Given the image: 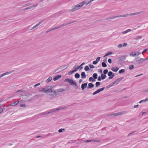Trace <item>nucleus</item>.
<instances>
[{"mask_svg":"<svg viewBox=\"0 0 148 148\" xmlns=\"http://www.w3.org/2000/svg\"><path fill=\"white\" fill-rule=\"evenodd\" d=\"M52 87L51 86H47L42 88V90H39L40 92H43L45 93L52 92V95H56V91L54 90H52Z\"/></svg>","mask_w":148,"mask_h":148,"instance_id":"nucleus-1","label":"nucleus"},{"mask_svg":"<svg viewBox=\"0 0 148 148\" xmlns=\"http://www.w3.org/2000/svg\"><path fill=\"white\" fill-rule=\"evenodd\" d=\"M67 108L66 106H65L64 107H61L58 108H53L51 109H50L49 110V111H47L45 112H43L41 113L40 115H45L51 113L52 112H55L57 110H59L65 109Z\"/></svg>","mask_w":148,"mask_h":148,"instance_id":"nucleus-2","label":"nucleus"},{"mask_svg":"<svg viewBox=\"0 0 148 148\" xmlns=\"http://www.w3.org/2000/svg\"><path fill=\"white\" fill-rule=\"evenodd\" d=\"M85 2L84 1H83L81 3H79L70 10L71 12H74L79 9H80L82 6L85 4Z\"/></svg>","mask_w":148,"mask_h":148,"instance_id":"nucleus-3","label":"nucleus"},{"mask_svg":"<svg viewBox=\"0 0 148 148\" xmlns=\"http://www.w3.org/2000/svg\"><path fill=\"white\" fill-rule=\"evenodd\" d=\"M64 81L65 82H67L69 83L71 85H74L76 89L78 88V86L77 83L73 81L72 79L69 78L66 79H65Z\"/></svg>","mask_w":148,"mask_h":148,"instance_id":"nucleus-4","label":"nucleus"},{"mask_svg":"<svg viewBox=\"0 0 148 148\" xmlns=\"http://www.w3.org/2000/svg\"><path fill=\"white\" fill-rule=\"evenodd\" d=\"M134 62L135 65H138L142 63L144 61L143 58H140L139 60L137 59V58H136L134 60Z\"/></svg>","mask_w":148,"mask_h":148,"instance_id":"nucleus-5","label":"nucleus"},{"mask_svg":"<svg viewBox=\"0 0 148 148\" xmlns=\"http://www.w3.org/2000/svg\"><path fill=\"white\" fill-rule=\"evenodd\" d=\"M124 113V112H120L116 113H111L109 114V116H116L118 115H120L122 114H123Z\"/></svg>","mask_w":148,"mask_h":148,"instance_id":"nucleus-6","label":"nucleus"},{"mask_svg":"<svg viewBox=\"0 0 148 148\" xmlns=\"http://www.w3.org/2000/svg\"><path fill=\"white\" fill-rule=\"evenodd\" d=\"M128 16V14H126L125 15H119V16H112L110 17L109 18H107V19H113L114 18H116L117 17H127Z\"/></svg>","mask_w":148,"mask_h":148,"instance_id":"nucleus-7","label":"nucleus"},{"mask_svg":"<svg viewBox=\"0 0 148 148\" xmlns=\"http://www.w3.org/2000/svg\"><path fill=\"white\" fill-rule=\"evenodd\" d=\"M108 75L109 77H108L109 79H112L114 76V74L113 73L112 71H109L108 72Z\"/></svg>","mask_w":148,"mask_h":148,"instance_id":"nucleus-8","label":"nucleus"},{"mask_svg":"<svg viewBox=\"0 0 148 148\" xmlns=\"http://www.w3.org/2000/svg\"><path fill=\"white\" fill-rule=\"evenodd\" d=\"M44 20H42L41 21H40V22H39L38 23H37L36 25L33 27L31 28V29H32L34 28H35L36 27H37V26H39L40 24H41L43 22Z\"/></svg>","mask_w":148,"mask_h":148,"instance_id":"nucleus-9","label":"nucleus"},{"mask_svg":"<svg viewBox=\"0 0 148 148\" xmlns=\"http://www.w3.org/2000/svg\"><path fill=\"white\" fill-rule=\"evenodd\" d=\"M87 83V82H86L82 84L81 87L82 90H84L85 88L86 87Z\"/></svg>","mask_w":148,"mask_h":148,"instance_id":"nucleus-10","label":"nucleus"},{"mask_svg":"<svg viewBox=\"0 0 148 148\" xmlns=\"http://www.w3.org/2000/svg\"><path fill=\"white\" fill-rule=\"evenodd\" d=\"M62 76L61 75H59L56 76L53 79L54 81H56L61 78Z\"/></svg>","mask_w":148,"mask_h":148,"instance_id":"nucleus-11","label":"nucleus"},{"mask_svg":"<svg viewBox=\"0 0 148 148\" xmlns=\"http://www.w3.org/2000/svg\"><path fill=\"white\" fill-rule=\"evenodd\" d=\"M119 69V68L117 67H112L111 68V70L112 71L114 72H116Z\"/></svg>","mask_w":148,"mask_h":148,"instance_id":"nucleus-12","label":"nucleus"},{"mask_svg":"<svg viewBox=\"0 0 148 148\" xmlns=\"http://www.w3.org/2000/svg\"><path fill=\"white\" fill-rule=\"evenodd\" d=\"M14 71L12 70L9 72L5 73H3V74H1V76H2V77H3L5 75H9Z\"/></svg>","mask_w":148,"mask_h":148,"instance_id":"nucleus-13","label":"nucleus"},{"mask_svg":"<svg viewBox=\"0 0 148 148\" xmlns=\"http://www.w3.org/2000/svg\"><path fill=\"white\" fill-rule=\"evenodd\" d=\"M126 56V55L123 56L119 58V59L120 60H123L125 59Z\"/></svg>","mask_w":148,"mask_h":148,"instance_id":"nucleus-14","label":"nucleus"},{"mask_svg":"<svg viewBox=\"0 0 148 148\" xmlns=\"http://www.w3.org/2000/svg\"><path fill=\"white\" fill-rule=\"evenodd\" d=\"M94 86V85L91 83L88 84V88H93Z\"/></svg>","mask_w":148,"mask_h":148,"instance_id":"nucleus-15","label":"nucleus"},{"mask_svg":"<svg viewBox=\"0 0 148 148\" xmlns=\"http://www.w3.org/2000/svg\"><path fill=\"white\" fill-rule=\"evenodd\" d=\"M81 76L82 79L86 78V75L85 73L84 72H82L81 73Z\"/></svg>","mask_w":148,"mask_h":148,"instance_id":"nucleus-16","label":"nucleus"},{"mask_svg":"<svg viewBox=\"0 0 148 148\" xmlns=\"http://www.w3.org/2000/svg\"><path fill=\"white\" fill-rule=\"evenodd\" d=\"M141 12H137L135 13H131L130 14H128V16H133L136 15H137L140 14Z\"/></svg>","mask_w":148,"mask_h":148,"instance_id":"nucleus-17","label":"nucleus"},{"mask_svg":"<svg viewBox=\"0 0 148 148\" xmlns=\"http://www.w3.org/2000/svg\"><path fill=\"white\" fill-rule=\"evenodd\" d=\"M17 102V101H16L14 102L13 103H11L10 104V106H15V105H16L19 103V101H18L17 103H16Z\"/></svg>","mask_w":148,"mask_h":148,"instance_id":"nucleus-18","label":"nucleus"},{"mask_svg":"<svg viewBox=\"0 0 148 148\" xmlns=\"http://www.w3.org/2000/svg\"><path fill=\"white\" fill-rule=\"evenodd\" d=\"M106 77V74H102L101 75V78L103 80L105 79Z\"/></svg>","mask_w":148,"mask_h":148,"instance_id":"nucleus-19","label":"nucleus"},{"mask_svg":"<svg viewBox=\"0 0 148 148\" xmlns=\"http://www.w3.org/2000/svg\"><path fill=\"white\" fill-rule=\"evenodd\" d=\"M130 31H131V29H128L125 31L122 32V33L123 34H125Z\"/></svg>","mask_w":148,"mask_h":148,"instance_id":"nucleus-20","label":"nucleus"},{"mask_svg":"<svg viewBox=\"0 0 148 148\" xmlns=\"http://www.w3.org/2000/svg\"><path fill=\"white\" fill-rule=\"evenodd\" d=\"M65 90L63 88H60L58 89V92H62Z\"/></svg>","mask_w":148,"mask_h":148,"instance_id":"nucleus-21","label":"nucleus"},{"mask_svg":"<svg viewBox=\"0 0 148 148\" xmlns=\"http://www.w3.org/2000/svg\"><path fill=\"white\" fill-rule=\"evenodd\" d=\"M97 74L96 73H94L93 74V77L94 79H96L97 78Z\"/></svg>","mask_w":148,"mask_h":148,"instance_id":"nucleus-22","label":"nucleus"},{"mask_svg":"<svg viewBox=\"0 0 148 148\" xmlns=\"http://www.w3.org/2000/svg\"><path fill=\"white\" fill-rule=\"evenodd\" d=\"M75 78H78L79 77L80 75L78 73H77L75 74Z\"/></svg>","mask_w":148,"mask_h":148,"instance_id":"nucleus-23","label":"nucleus"},{"mask_svg":"<svg viewBox=\"0 0 148 148\" xmlns=\"http://www.w3.org/2000/svg\"><path fill=\"white\" fill-rule=\"evenodd\" d=\"M119 79H117L116 80L112 82V84H117L119 82Z\"/></svg>","mask_w":148,"mask_h":148,"instance_id":"nucleus-24","label":"nucleus"},{"mask_svg":"<svg viewBox=\"0 0 148 148\" xmlns=\"http://www.w3.org/2000/svg\"><path fill=\"white\" fill-rule=\"evenodd\" d=\"M142 38V36H137L136 38H134V39L136 40H138L139 39H141Z\"/></svg>","mask_w":148,"mask_h":148,"instance_id":"nucleus-25","label":"nucleus"},{"mask_svg":"<svg viewBox=\"0 0 148 148\" xmlns=\"http://www.w3.org/2000/svg\"><path fill=\"white\" fill-rule=\"evenodd\" d=\"M52 77H49L47 80V83L50 82L52 80Z\"/></svg>","mask_w":148,"mask_h":148,"instance_id":"nucleus-26","label":"nucleus"},{"mask_svg":"<svg viewBox=\"0 0 148 148\" xmlns=\"http://www.w3.org/2000/svg\"><path fill=\"white\" fill-rule=\"evenodd\" d=\"M112 54V52H111V51H110L109 52H108V53H107L104 56V57H105V56H109V55H110L111 54Z\"/></svg>","mask_w":148,"mask_h":148,"instance_id":"nucleus-27","label":"nucleus"},{"mask_svg":"<svg viewBox=\"0 0 148 148\" xmlns=\"http://www.w3.org/2000/svg\"><path fill=\"white\" fill-rule=\"evenodd\" d=\"M102 66L103 67H106L107 66V64L105 62H103L102 63Z\"/></svg>","mask_w":148,"mask_h":148,"instance_id":"nucleus-28","label":"nucleus"},{"mask_svg":"<svg viewBox=\"0 0 148 148\" xmlns=\"http://www.w3.org/2000/svg\"><path fill=\"white\" fill-rule=\"evenodd\" d=\"M100 83L99 82H97L95 83V86L96 87H97L100 85Z\"/></svg>","mask_w":148,"mask_h":148,"instance_id":"nucleus-29","label":"nucleus"},{"mask_svg":"<svg viewBox=\"0 0 148 148\" xmlns=\"http://www.w3.org/2000/svg\"><path fill=\"white\" fill-rule=\"evenodd\" d=\"M130 56H136V53L135 52H132L130 54Z\"/></svg>","mask_w":148,"mask_h":148,"instance_id":"nucleus-30","label":"nucleus"},{"mask_svg":"<svg viewBox=\"0 0 148 148\" xmlns=\"http://www.w3.org/2000/svg\"><path fill=\"white\" fill-rule=\"evenodd\" d=\"M125 72V70L124 69H122L121 70H120L119 72V73H124Z\"/></svg>","mask_w":148,"mask_h":148,"instance_id":"nucleus-31","label":"nucleus"},{"mask_svg":"<svg viewBox=\"0 0 148 148\" xmlns=\"http://www.w3.org/2000/svg\"><path fill=\"white\" fill-rule=\"evenodd\" d=\"M105 88V87H102L101 88H100L98 90V91L99 92H101L102 91H103Z\"/></svg>","mask_w":148,"mask_h":148,"instance_id":"nucleus-32","label":"nucleus"},{"mask_svg":"<svg viewBox=\"0 0 148 148\" xmlns=\"http://www.w3.org/2000/svg\"><path fill=\"white\" fill-rule=\"evenodd\" d=\"M89 69V67L88 66H85V67L84 68V70L85 71H87Z\"/></svg>","mask_w":148,"mask_h":148,"instance_id":"nucleus-33","label":"nucleus"},{"mask_svg":"<svg viewBox=\"0 0 148 148\" xmlns=\"http://www.w3.org/2000/svg\"><path fill=\"white\" fill-rule=\"evenodd\" d=\"M134 67V66L133 65H130L129 66V69L130 70H132L133 69Z\"/></svg>","mask_w":148,"mask_h":148,"instance_id":"nucleus-34","label":"nucleus"},{"mask_svg":"<svg viewBox=\"0 0 148 148\" xmlns=\"http://www.w3.org/2000/svg\"><path fill=\"white\" fill-rule=\"evenodd\" d=\"M67 25V24L66 23H64L60 25H59V26L61 28L62 27H63L64 26H65V25Z\"/></svg>","mask_w":148,"mask_h":148,"instance_id":"nucleus-35","label":"nucleus"},{"mask_svg":"<svg viewBox=\"0 0 148 148\" xmlns=\"http://www.w3.org/2000/svg\"><path fill=\"white\" fill-rule=\"evenodd\" d=\"M74 72L73 71V70L72 71H71L68 73V75H71Z\"/></svg>","mask_w":148,"mask_h":148,"instance_id":"nucleus-36","label":"nucleus"},{"mask_svg":"<svg viewBox=\"0 0 148 148\" xmlns=\"http://www.w3.org/2000/svg\"><path fill=\"white\" fill-rule=\"evenodd\" d=\"M93 141V140H85L84 141V142H85L88 143V142H92Z\"/></svg>","mask_w":148,"mask_h":148,"instance_id":"nucleus-37","label":"nucleus"},{"mask_svg":"<svg viewBox=\"0 0 148 148\" xmlns=\"http://www.w3.org/2000/svg\"><path fill=\"white\" fill-rule=\"evenodd\" d=\"M108 70L107 69H105L103 71V74H106L108 72Z\"/></svg>","mask_w":148,"mask_h":148,"instance_id":"nucleus-38","label":"nucleus"},{"mask_svg":"<svg viewBox=\"0 0 148 148\" xmlns=\"http://www.w3.org/2000/svg\"><path fill=\"white\" fill-rule=\"evenodd\" d=\"M60 28V27L59 26L57 27H56L53 28L52 29V30H54L57 29H58Z\"/></svg>","mask_w":148,"mask_h":148,"instance_id":"nucleus-39","label":"nucleus"},{"mask_svg":"<svg viewBox=\"0 0 148 148\" xmlns=\"http://www.w3.org/2000/svg\"><path fill=\"white\" fill-rule=\"evenodd\" d=\"M64 130V129H60L58 130V132L59 133H60L62 132V130Z\"/></svg>","mask_w":148,"mask_h":148,"instance_id":"nucleus-40","label":"nucleus"},{"mask_svg":"<svg viewBox=\"0 0 148 148\" xmlns=\"http://www.w3.org/2000/svg\"><path fill=\"white\" fill-rule=\"evenodd\" d=\"M99 93V92L98 91V90H96V91H95V92H94L93 93V95H95L96 94H97V93Z\"/></svg>","mask_w":148,"mask_h":148,"instance_id":"nucleus-41","label":"nucleus"},{"mask_svg":"<svg viewBox=\"0 0 148 148\" xmlns=\"http://www.w3.org/2000/svg\"><path fill=\"white\" fill-rule=\"evenodd\" d=\"M100 57H97L96 59V61L97 62H98L100 60Z\"/></svg>","mask_w":148,"mask_h":148,"instance_id":"nucleus-42","label":"nucleus"},{"mask_svg":"<svg viewBox=\"0 0 148 148\" xmlns=\"http://www.w3.org/2000/svg\"><path fill=\"white\" fill-rule=\"evenodd\" d=\"M89 80L90 81H92V82H93V81H94L93 78L92 77H90L89 78Z\"/></svg>","mask_w":148,"mask_h":148,"instance_id":"nucleus-43","label":"nucleus"},{"mask_svg":"<svg viewBox=\"0 0 148 148\" xmlns=\"http://www.w3.org/2000/svg\"><path fill=\"white\" fill-rule=\"evenodd\" d=\"M31 8H32V7H31V6H30V7H28L26 8H24V10H27L28 9H30Z\"/></svg>","mask_w":148,"mask_h":148,"instance_id":"nucleus-44","label":"nucleus"},{"mask_svg":"<svg viewBox=\"0 0 148 148\" xmlns=\"http://www.w3.org/2000/svg\"><path fill=\"white\" fill-rule=\"evenodd\" d=\"M25 90H18L16 92H23Z\"/></svg>","mask_w":148,"mask_h":148,"instance_id":"nucleus-45","label":"nucleus"},{"mask_svg":"<svg viewBox=\"0 0 148 148\" xmlns=\"http://www.w3.org/2000/svg\"><path fill=\"white\" fill-rule=\"evenodd\" d=\"M78 69H79L80 70H81L83 69V67L82 66H81V65L79 66H78Z\"/></svg>","mask_w":148,"mask_h":148,"instance_id":"nucleus-46","label":"nucleus"},{"mask_svg":"<svg viewBox=\"0 0 148 148\" xmlns=\"http://www.w3.org/2000/svg\"><path fill=\"white\" fill-rule=\"evenodd\" d=\"M78 69V67H76V68H75V69H74V70H73V71L74 72H76V71H77V70H78V69Z\"/></svg>","mask_w":148,"mask_h":148,"instance_id":"nucleus-47","label":"nucleus"},{"mask_svg":"<svg viewBox=\"0 0 148 148\" xmlns=\"http://www.w3.org/2000/svg\"><path fill=\"white\" fill-rule=\"evenodd\" d=\"M38 4H35L34 5H33L32 6H31V7H32V8L35 7H36L38 5Z\"/></svg>","mask_w":148,"mask_h":148,"instance_id":"nucleus-48","label":"nucleus"},{"mask_svg":"<svg viewBox=\"0 0 148 148\" xmlns=\"http://www.w3.org/2000/svg\"><path fill=\"white\" fill-rule=\"evenodd\" d=\"M20 106L21 107H25L26 106L25 104H21L20 105Z\"/></svg>","mask_w":148,"mask_h":148,"instance_id":"nucleus-49","label":"nucleus"},{"mask_svg":"<svg viewBox=\"0 0 148 148\" xmlns=\"http://www.w3.org/2000/svg\"><path fill=\"white\" fill-rule=\"evenodd\" d=\"M89 66L91 68H93L94 67V66L92 64H90Z\"/></svg>","mask_w":148,"mask_h":148,"instance_id":"nucleus-50","label":"nucleus"},{"mask_svg":"<svg viewBox=\"0 0 148 148\" xmlns=\"http://www.w3.org/2000/svg\"><path fill=\"white\" fill-rule=\"evenodd\" d=\"M108 62L110 63H112V60L111 59H109L108 60Z\"/></svg>","mask_w":148,"mask_h":148,"instance_id":"nucleus-51","label":"nucleus"},{"mask_svg":"<svg viewBox=\"0 0 148 148\" xmlns=\"http://www.w3.org/2000/svg\"><path fill=\"white\" fill-rule=\"evenodd\" d=\"M136 56H138L140 54V52H136Z\"/></svg>","mask_w":148,"mask_h":148,"instance_id":"nucleus-52","label":"nucleus"},{"mask_svg":"<svg viewBox=\"0 0 148 148\" xmlns=\"http://www.w3.org/2000/svg\"><path fill=\"white\" fill-rule=\"evenodd\" d=\"M84 1L85 2V4H86V5H88L90 3L89 1L87 2L86 1Z\"/></svg>","mask_w":148,"mask_h":148,"instance_id":"nucleus-53","label":"nucleus"},{"mask_svg":"<svg viewBox=\"0 0 148 148\" xmlns=\"http://www.w3.org/2000/svg\"><path fill=\"white\" fill-rule=\"evenodd\" d=\"M98 62L96 60H95L93 62V64H96Z\"/></svg>","mask_w":148,"mask_h":148,"instance_id":"nucleus-54","label":"nucleus"},{"mask_svg":"<svg viewBox=\"0 0 148 148\" xmlns=\"http://www.w3.org/2000/svg\"><path fill=\"white\" fill-rule=\"evenodd\" d=\"M76 22V21H71L70 22H69V23H67V25H68L71 24L72 23H73V22Z\"/></svg>","mask_w":148,"mask_h":148,"instance_id":"nucleus-55","label":"nucleus"},{"mask_svg":"<svg viewBox=\"0 0 148 148\" xmlns=\"http://www.w3.org/2000/svg\"><path fill=\"white\" fill-rule=\"evenodd\" d=\"M92 142H99V140H93Z\"/></svg>","mask_w":148,"mask_h":148,"instance_id":"nucleus-56","label":"nucleus"},{"mask_svg":"<svg viewBox=\"0 0 148 148\" xmlns=\"http://www.w3.org/2000/svg\"><path fill=\"white\" fill-rule=\"evenodd\" d=\"M122 46H123L121 44H120L118 45V48H120L121 47H122Z\"/></svg>","mask_w":148,"mask_h":148,"instance_id":"nucleus-57","label":"nucleus"},{"mask_svg":"<svg viewBox=\"0 0 148 148\" xmlns=\"http://www.w3.org/2000/svg\"><path fill=\"white\" fill-rule=\"evenodd\" d=\"M40 84V83H39L35 85L34 86V87H36L39 85Z\"/></svg>","mask_w":148,"mask_h":148,"instance_id":"nucleus-58","label":"nucleus"},{"mask_svg":"<svg viewBox=\"0 0 148 148\" xmlns=\"http://www.w3.org/2000/svg\"><path fill=\"white\" fill-rule=\"evenodd\" d=\"M98 72L100 73H102V69H100L98 70Z\"/></svg>","mask_w":148,"mask_h":148,"instance_id":"nucleus-59","label":"nucleus"},{"mask_svg":"<svg viewBox=\"0 0 148 148\" xmlns=\"http://www.w3.org/2000/svg\"><path fill=\"white\" fill-rule=\"evenodd\" d=\"M101 77H100L99 76V77H98V81H100L101 80Z\"/></svg>","mask_w":148,"mask_h":148,"instance_id":"nucleus-60","label":"nucleus"},{"mask_svg":"<svg viewBox=\"0 0 148 148\" xmlns=\"http://www.w3.org/2000/svg\"><path fill=\"white\" fill-rule=\"evenodd\" d=\"M127 44L126 43H124L123 44V46L124 47H125L126 46H127Z\"/></svg>","mask_w":148,"mask_h":148,"instance_id":"nucleus-61","label":"nucleus"},{"mask_svg":"<svg viewBox=\"0 0 148 148\" xmlns=\"http://www.w3.org/2000/svg\"><path fill=\"white\" fill-rule=\"evenodd\" d=\"M134 132H135V131H134V132H131L129 134H128V136H130V135H131V134H132Z\"/></svg>","mask_w":148,"mask_h":148,"instance_id":"nucleus-62","label":"nucleus"},{"mask_svg":"<svg viewBox=\"0 0 148 148\" xmlns=\"http://www.w3.org/2000/svg\"><path fill=\"white\" fill-rule=\"evenodd\" d=\"M30 4V3H28L27 4H26V5H25V6H24V7H26V6H28Z\"/></svg>","mask_w":148,"mask_h":148,"instance_id":"nucleus-63","label":"nucleus"},{"mask_svg":"<svg viewBox=\"0 0 148 148\" xmlns=\"http://www.w3.org/2000/svg\"><path fill=\"white\" fill-rule=\"evenodd\" d=\"M144 101L146 102L148 101V98H147L145 100H143Z\"/></svg>","mask_w":148,"mask_h":148,"instance_id":"nucleus-64","label":"nucleus"}]
</instances>
